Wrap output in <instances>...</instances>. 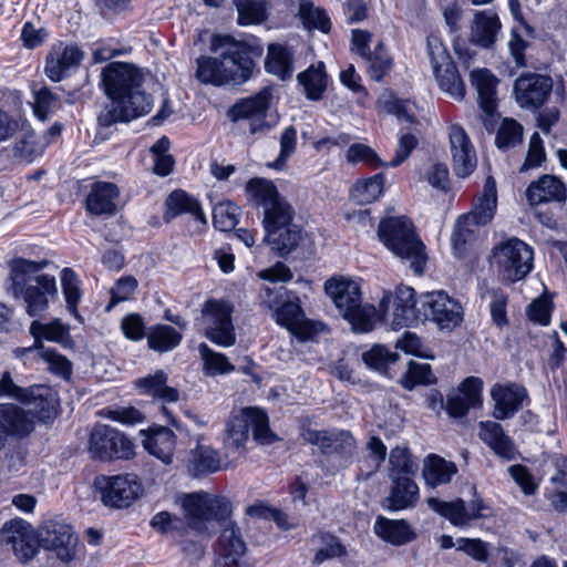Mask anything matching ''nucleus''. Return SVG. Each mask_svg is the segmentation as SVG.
Listing matches in <instances>:
<instances>
[{"label":"nucleus","instance_id":"obj_1","mask_svg":"<svg viewBox=\"0 0 567 567\" xmlns=\"http://www.w3.org/2000/svg\"><path fill=\"white\" fill-rule=\"evenodd\" d=\"M143 75L133 64L113 62L102 71V85L110 102L100 111L97 122L109 127L146 115L153 105L142 89Z\"/></svg>","mask_w":567,"mask_h":567},{"label":"nucleus","instance_id":"obj_2","mask_svg":"<svg viewBox=\"0 0 567 567\" xmlns=\"http://www.w3.org/2000/svg\"><path fill=\"white\" fill-rule=\"evenodd\" d=\"M183 507L189 525L197 530L213 519L221 520V532L217 544L218 561L225 567H252L247 558V547L239 528L231 520L225 519L229 512V503L225 497L208 493L185 495Z\"/></svg>","mask_w":567,"mask_h":567},{"label":"nucleus","instance_id":"obj_3","mask_svg":"<svg viewBox=\"0 0 567 567\" xmlns=\"http://www.w3.org/2000/svg\"><path fill=\"white\" fill-rule=\"evenodd\" d=\"M246 190L256 205L264 208L265 240L280 256L290 254L301 239V230L291 223V206L279 195L271 181L252 178L247 183Z\"/></svg>","mask_w":567,"mask_h":567},{"label":"nucleus","instance_id":"obj_4","mask_svg":"<svg viewBox=\"0 0 567 567\" xmlns=\"http://www.w3.org/2000/svg\"><path fill=\"white\" fill-rule=\"evenodd\" d=\"M48 264L47 260L32 261L23 258H17L11 264L8 289L14 298H23L30 317L42 316L50 299L58 295L55 277L39 274Z\"/></svg>","mask_w":567,"mask_h":567},{"label":"nucleus","instance_id":"obj_5","mask_svg":"<svg viewBox=\"0 0 567 567\" xmlns=\"http://www.w3.org/2000/svg\"><path fill=\"white\" fill-rule=\"evenodd\" d=\"M378 236L390 251L410 264L415 275L423 274L427 261L425 246L409 218L396 216L382 219Z\"/></svg>","mask_w":567,"mask_h":567},{"label":"nucleus","instance_id":"obj_6","mask_svg":"<svg viewBox=\"0 0 567 567\" xmlns=\"http://www.w3.org/2000/svg\"><path fill=\"white\" fill-rule=\"evenodd\" d=\"M324 290L354 331L369 332L373 329L379 313L372 305L362 303V292L357 281L333 277L326 281Z\"/></svg>","mask_w":567,"mask_h":567},{"label":"nucleus","instance_id":"obj_7","mask_svg":"<svg viewBox=\"0 0 567 567\" xmlns=\"http://www.w3.org/2000/svg\"><path fill=\"white\" fill-rule=\"evenodd\" d=\"M271 91L262 89L257 94L241 99L227 112V116L238 130L251 135H266L278 123L277 115L269 113Z\"/></svg>","mask_w":567,"mask_h":567},{"label":"nucleus","instance_id":"obj_8","mask_svg":"<svg viewBox=\"0 0 567 567\" xmlns=\"http://www.w3.org/2000/svg\"><path fill=\"white\" fill-rule=\"evenodd\" d=\"M534 251L518 238H511L493 248L491 266L506 282L525 278L533 268Z\"/></svg>","mask_w":567,"mask_h":567},{"label":"nucleus","instance_id":"obj_9","mask_svg":"<svg viewBox=\"0 0 567 567\" xmlns=\"http://www.w3.org/2000/svg\"><path fill=\"white\" fill-rule=\"evenodd\" d=\"M419 305L424 319L434 322L441 331H452L464 320L461 302L443 290L422 295Z\"/></svg>","mask_w":567,"mask_h":567},{"label":"nucleus","instance_id":"obj_10","mask_svg":"<svg viewBox=\"0 0 567 567\" xmlns=\"http://www.w3.org/2000/svg\"><path fill=\"white\" fill-rule=\"evenodd\" d=\"M427 53L440 87L452 97L462 100L465 95L464 83L446 47L439 37H427Z\"/></svg>","mask_w":567,"mask_h":567},{"label":"nucleus","instance_id":"obj_11","mask_svg":"<svg viewBox=\"0 0 567 567\" xmlns=\"http://www.w3.org/2000/svg\"><path fill=\"white\" fill-rule=\"evenodd\" d=\"M202 312L205 337L218 347L234 346L236 336L230 303L226 300L209 299L203 306Z\"/></svg>","mask_w":567,"mask_h":567},{"label":"nucleus","instance_id":"obj_12","mask_svg":"<svg viewBox=\"0 0 567 567\" xmlns=\"http://www.w3.org/2000/svg\"><path fill=\"white\" fill-rule=\"evenodd\" d=\"M89 452L95 460H127L134 454V444L118 430L99 424L90 434Z\"/></svg>","mask_w":567,"mask_h":567},{"label":"nucleus","instance_id":"obj_13","mask_svg":"<svg viewBox=\"0 0 567 567\" xmlns=\"http://www.w3.org/2000/svg\"><path fill=\"white\" fill-rule=\"evenodd\" d=\"M305 442L319 447L324 455H336L344 463L350 462L357 451L355 439L344 430H315L305 427L301 431Z\"/></svg>","mask_w":567,"mask_h":567},{"label":"nucleus","instance_id":"obj_14","mask_svg":"<svg viewBox=\"0 0 567 567\" xmlns=\"http://www.w3.org/2000/svg\"><path fill=\"white\" fill-rule=\"evenodd\" d=\"M95 484L104 505L115 508L130 506L142 491L137 477L128 474L97 477Z\"/></svg>","mask_w":567,"mask_h":567},{"label":"nucleus","instance_id":"obj_15","mask_svg":"<svg viewBox=\"0 0 567 567\" xmlns=\"http://www.w3.org/2000/svg\"><path fill=\"white\" fill-rule=\"evenodd\" d=\"M1 542L10 545L21 561H28L38 553L39 540L29 523L22 518L7 522L1 529Z\"/></svg>","mask_w":567,"mask_h":567},{"label":"nucleus","instance_id":"obj_16","mask_svg":"<svg viewBox=\"0 0 567 567\" xmlns=\"http://www.w3.org/2000/svg\"><path fill=\"white\" fill-rule=\"evenodd\" d=\"M551 90V78L536 73L523 74L514 84L515 99L523 107H540L549 97Z\"/></svg>","mask_w":567,"mask_h":567},{"label":"nucleus","instance_id":"obj_17","mask_svg":"<svg viewBox=\"0 0 567 567\" xmlns=\"http://www.w3.org/2000/svg\"><path fill=\"white\" fill-rule=\"evenodd\" d=\"M43 546L56 553L62 561H70L75 556L78 538L72 527L56 519L48 520L41 528Z\"/></svg>","mask_w":567,"mask_h":567},{"label":"nucleus","instance_id":"obj_18","mask_svg":"<svg viewBox=\"0 0 567 567\" xmlns=\"http://www.w3.org/2000/svg\"><path fill=\"white\" fill-rule=\"evenodd\" d=\"M427 505L431 509L439 513L441 516L450 520V523L457 527L468 525L472 520L484 517L487 507L482 499H473L466 506L463 499L452 502H444L435 497L427 499Z\"/></svg>","mask_w":567,"mask_h":567},{"label":"nucleus","instance_id":"obj_19","mask_svg":"<svg viewBox=\"0 0 567 567\" xmlns=\"http://www.w3.org/2000/svg\"><path fill=\"white\" fill-rule=\"evenodd\" d=\"M449 140L454 172L458 177L465 178L476 168L474 146L465 130L458 124L449 127Z\"/></svg>","mask_w":567,"mask_h":567},{"label":"nucleus","instance_id":"obj_20","mask_svg":"<svg viewBox=\"0 0 567 567\" xmlns=\"http://www.w3.org/2000/svg\"><path fill=\"white\" fill-rule=\"evenodd\" d=\"M83 56V52L76 45L59 42L47 56L45 74L50 80L59 82L80 66Z\"/></svg>","mask_w":567,"mask_h":567},{"label":"nucleus","instance_id":"obj_21","mask_svg":"<svg viewBox=\"0 0 567 567\" xmlns=\"http://www.w3.org/2000/svg\"><path fill=\"white\" fill-rule=\"evenodd\" d=\"M247 408L233 414L226 424L224 437V454L230 462H237L246 455V442L249 436V421Z\"/></svg>","mask_w":567,"mask_h":567},{"label":"nucleus","instance_id":"obj_22","mask_svg":"<svg viewBox=\"0 0 567 567\" xmlns=\"http://www.w3.org/2000/svg\"><path fill=\"white\" fill-rule=\"evenodd\" d=\"M393 303V322L394 328H402L415 322L419 319L420 307L416 308L419 301L415 300V291L408 286L398 287L394 295L386 293L383 296L380 308L385 312L389 303Z\"/></svg>","mask_w":567,"mask_h":567},{"label":"nucleus","instance_id":"obj_23","mask_svg":"<svg viewBox=\"0 0 567 567\" xmlns=\"http://www.w3.org/2000/svg\"><path fill=\"white\" fill-rule=\"evenodd\" d=\"M264 302L274 312L278 324L297 332L302 321L301 307L297 300L290 299L284 288L278 290L266 289Z\"/></svg>","mask_w":567,"mask_h":567},{"label":"nucleus","instance_id":"obj_24","mask_svg":"<svg viewBox=\"0 0 567 567\" xmlns=\"http://www.w3.org/2000/svg\"><path fill=\"white\" fill-rule=\"evenodd\" d=\"M224 44L227 45L224 58L238 66L243 78H248L255 66L254 59L260 58L264 53L259 39L254 35H246L243 40L226 37Z\"/></svg>","mask_w":567,"mask_h":567},{"label":"nucleus","instance_id":"obj_25","mask_svg":"<svg viewBox=\"0 0 567 567\" xmlns=\"http://www.w3.org/2000/svg\"><path fill=\"white\" fill-rule=\"evenodd\" d=\"M22 404L30 406V415L42 422H48L56 414L59 405L58 393L49 385L33 384L25 386Z\"/></svg>","mask_w":567,"mask_h":567},{"label":"nucleus","instance_id":"obj_26","mask_svg":"<svg viewBox=\"0 0 567 567\" xmlns=\"http://www.w3.org/2000/svg\"><path fill=\"white\" fill-rule=\"evenodd\" d=\"M483 382L480 378L468 377L460 385L458 392L450 395L446 411L455 417L464 416L471 408L482 404Z\"/></svg>","mask_w":567,"mask_h":567},{"label":"nucleus","instance_id":"obj_27","mask_svg":"<svg viewBox=\"0 0 567 567\" xmlns=\"http://www.w3.org/2000/svg\"><path fill=\"white\" fill-rule=\"evenodd\" d=\"M34 421L30 413L14 403H0V435L24 436L33 430Z\"/></svg>","mask_w":567,"mask_h":567},{"label":"nucleus","instance_id":"obj_28","mask_svg":"<svg viewBox=\"0 0 567 567\" xmlns=\"http://www.w3.org/2000/svg\"><path fill=\"white\" fill-rule=\"evenodd\" d=\"M494 401L493 415L498 420L512 417L527 398L525 388L517 384H495L491 390Z\"/></svg>","mask_w":567,"mask_h":567},{"label":"nucleus","instance_id":"obj_29","mask_svg":"<svg viewBox=\"0 0 567 567\" xmlns=\"http://www.w3.org/2000/svg\"><path fill=\"white\" fill-rule=\"evenodd\" d=\"M526 197L530 205H538L547 202H564L566 199V187L555 176L544 175L537 182L532 183L526 189Z\"/></svg>","mask_w":567,"mask_h":567},{"label":"nucleus","instance_id":"obj_30","mask_svg":"<svg viewBox=\"0 0 567 567\" xmlns=\"http://www.w3.org/2000/svg\"><path fill=\"white\" fill-rule=\"evenodd\" d=\"M499 30L501 21L496 13L489 10L476 11L471 24L470 39L477 45L489 48Z\"/></svg>","mask_w":567,"mask_h":567},{"label":"nucleus","instance_id":"obj_31","mask_svg":"<svg viewBox=\"0 0 567 567\" xmlns=\"http://www.w3.org/2000/svg\"><path fill=\"white\" fill-rule=\"evenodd\" d=\"M118 194L120 190L113 183H94L86 197V209L94 215L114 214L116 209L115 199Z\"/></svg>","mask_w":567,"mask_h":567},{"label":"nucleus","instance_id":"obj_32","mask_svg":"<svg viewBox=\"0 0 567 567\" xmlns=\"http://www.w3.org/2000/svg\"><path fill=\"white\" fill-rule=\"evenodd\" d=\"M176 445V435L167 427H156L147 432L143 440L144 449L164 464H169Z\"/></svg>","mask_w":567,"mask_h":567},{"label":"nucleus","instance_id":"obj_33","mask_svg":"<svg viewBox=\"0 0 567 567\" xmlns=\"http://www.w3.org/2000/svg\"><path fill=\"white\" fill-rule=\"evenodd\" d=\"M391 489L385 498L386 507L391 511L413 508L419 498L420 491L413 478L390 480Z\"/></svg>","mask_w":567,"mask_h":567},{"label":"nucleus","instance_id":"obj_34","mask_svg":"<svg viewBox=\"0 0 567 567\" xmlns=\"http://www.w3.org/2000/svg\"><path fill=\"white\" fill-rule=\"evenodd\" d=\"M373 529L380 538L395 546L404 545L415 538L414 530L403 519H390L379 516Z\"/></svg>","mask_w":567,"mask_h":567},{"label":"nucleus","instance_id":"obj_35","mask_svg":"<svg viewBox=\"0 0 567 567\" xmlns=\"http://www.w3.org/2000/svg\"><path fill=\"white\" fill-rule=\"evenodd\" d=\"M233 463L226 457L224 461L218 451L212 446L197 444L192 452L190 471L194 475L215 473Z\"/></svg>","mask_w":567,"mask_h":567},{"label":"nucleus","instance_id":"obj_36","mask_svg":"<svg viewBox=\"0 0 567 567\" xmlns=\"http://www.w3.org/2000/svg\"><path fill=\"white\" fill-rule=\"evenodd\" d=\"M481 440L486 443L497 455L511 460L515 455V447L511 439L504 433L499 423L485 421L480 423Z\"/></svg>","mask_w":567,"mask_h":567},{"label":"nucleus","instance_id":"obj_37","mask_svg":"<svg viewBox=\"0 0 567 567\" xmlns=\"http://www.w3.org/2000/svg\"><path fill=\"white\" fill-rule=\"evenodd\" d=\"M472 84L476 87L478 102L486 114H493L496 109V86L498 80L486 69L471 72Z\"/></svg>","mask_w":567,"mask_h":567},{"label":"nucleus","instance_id":"obj_38","mask_svg":"<svg viewBox=\"0 0 567 567\" xmlns=\"http://www.w3.org/2000/svg\"><path fill=\"white\" fill-rule=\"evenodd\" d=\"M456 472L457 467L453 462L446 461L439 455L430 454L424 460L422 475L426 485L434 488L447 484Z\"/></svg>","mask_w":567,"mask_h":567},{"label":"nucleus","instance_id":"obj_39","mask_svg":"<svg viewBox=\"0 0 567 567\" xmlns=\"http://www.w3.org/2000/svg\"><path fill=\"white\" fill-rule=\"evenodd\" d=\"M496 207V182L492 176H488L485 181L482 195L475 202L473 209L466 215L476 220V223L486 225L493 219Z\"/></svg>","mask_w":567,"mask_h":567},{"label":"nucleus","instance_id":"obj_40","mask_svg":"<svg viewBox=\"0 0 567 567\" xmlns=\"http://www.w3.org/2000/svg\"><path fill=\"white\" fill-rule=\"evenodd\" d=\"M266 70L281 80L291 79L293 73V53L282 44L272 43L268 47Z\"/></svg>","mask_w":567,"mask_h":567},{"label":"nucleus","instance_id":"obj_41","mask_svg":"<svg viewBox=\"0 0 567 567\" xmlns=\"http://www.w3.org/2000/svg\"><path fill=\"white\" fill-rule=\"evenodd\" d=\"M297 80L303 87L308 100H320L328 86V75L323 62L311 64L307 70L298 74Z\"/></svg>","mask_w":567,"mask_h":567},{"label":"nucleus","instance_id":"obj_42","mask_svg":"<svg viewBox=\"0 0 567 567\" xmlns=\"http://www.w3.org/2000/svg\"><path fill=\"white\" fill-rule=\"evenodd\" d=\"M29 332L33 339H37V347H40V349L47 348L43 340L58 343H65L70 340V328L60 319H54L48 323L34 320L30 324Z\"/></svg>","mask_w":567,"mask_h":567},{"label":"nucleus","instance_id":"obj_43","mask_svg":"<svg viewBox=\"0 0 567 567\" xmlns=\"http://www.w3.org/2000/svg\"><path fill=\"white\" fill-rule=\"evenodd\" d=\"M167 374L159 370L154 374L138 379L136 386L143 394L152 395L164 402H176L178 400V391L175 388L168 386Z\"/></svg>","mask_w":567,"mask_h":567},{"label":"nucleus","instance_id":"obj_44","mask_svg":"<svg viewBox=\"0 0 567 567\" xmlns=\"http://www.w3.org/2000/svg\"><path fill=\"white\" fill-rule=\"evenodd\" d=\"M311 543L317 546L313 563L320 565L326 560L346 556V546L340 538L328 532H319L311 538Z\"/></svg>","mask_w":567,"mask_h":567},{"label":"nucleus","instance_id":"obj_45","mask_svg":"<svg viewBox=\"0 0 567 567\" xmlns=\"http://www.w3.org/2000/svg\"><path fill=\"white\" fill-rule=\"evenodd\" d=\"M417 464L406 447L396 446L391 450L389 457V478H413Z\"/></svg>","mask_w":567,"mask_h":567},{"label":"nucleus","instance_id":"obj_46","mask_svg":"<svg viewBox=\"0 0 567 567\" xmlns=\"http://www.w3.org/2000/svg\"><path fill=\"white\" fill-rule=\"evenodd\" d=\"M167 214L175 217L179 214L189 213L203 224H206V216L198 202L184 190L173 192L167 200Z\"/></svg>","mask_w":567,"mask_h":567},{"label":"nucleus","instance_id":"obj_47","mask_svg":"<svg viewBox=\"0 0 567 567\" xmlns=\"http://www.w3.org/2000/svg\"><path fill=\"white\" fill-rule=\"evenodd\" d=\"M480 226L484 225L476 223V220L467 215H463L457 219L452 235V245L456 256L461 257L465 251L466 245L474 241Z\"/></svg>","mask_w":567,"mask_h":567},{"label":"nucleus","instance_id":"obj_48","mask_svg":"<svg viewBox=\"0 0 567 567\" xmlns=\"http://www.w3.org/2000/svg\"><path fill=\"white\" fill-rule=\"evenodd\" d=\"M181 341L182 334L174 327L167 324L154 327L147 336L150 348L158 352L171 351L179 346Z\"/></svg>","mask_w":567,"mask_h":567},{"label":"nucleus","instance_id":"obj_49","mask_svg":"<svg viewBox=\"0 0 567 567\" xmlns=\"http://www.w3.org/2000/svg\"><path fill=\"white\" fill-rule=\"evenodd\" d=\"M384 176L377 174L373 177L359 181L351 189V198L359 205L373 203L383 190Z\"/></svg>","mask_w":567,"mask_h":567},{"label":"nucleus","instance_id":"obj_50","mask_svg":"<svg viewBox=\"0 0 567 567\" xmlns=\"http://www.w3.org/2000/svg\"><path fill=\"white\" fill-rule=\"evenodd\" d=\"M198 351L204 362V372L207 375L229 374L235 371V367L225 354L214 351L206 343H200Z\"/></svg>","mask_w":567,"mask_h":567},{"label":"nucleus","instance_id":"obj_51","mask_svg":"<svg viewBox=\"0 0 567 567\" xmlns=\"http://www.w3.org/2000/svg\"><path fill=\"white\" fill-rule=\"evenodd\" d=\"M43 152V144L31 130L24 131L12 147L13 156L20 161L31 163Z\"/></svg>","mask_w":567,"mask_h":567},{"label":"nucleus","instance_id":"obj_52","mask_svg":"<svg viewBox=\"0 0 567 567\" xmlns=\"http://www.w3.org/2000/svg\"><path fill=\"white\" fill-rule=\"evenodd\" d=\"M61 286L66 301V308L75 318H80L78 303L82 298L80 280L71 268H64L61 272Z\"/></svg>","mask_w":567,"mask_h":567},{"label":"nucleus","instance_id":"obj_53","mask_svg":"<svg viewBox=\"0 0 567 567\" xmlns=\"http://www.w3.org/2000/svg\"><path fill=\"white\" fill-rule=\"evenodd\" d=\"M305 28L317 29L321 32H328L331 27V22L324 11L308 0H301L298 12Z\"/></svg>","mask_w":567,"mask_h":567},{"label":"nucleus","instance_id":"obj_54","mask_svg":"<svg viewBox=\"0 0 567 567\" xmlns=\"http://www.w3.org/2000/svg\"><path fill=\"white\" fill-rule=\"evenodd\" d=\"M377 107L386 114L395 115L400 121L412 122V104L396 99L391 92H383L377 102Z\"/></svg>","mask_w":567,"mask_h":567},{"label":"nucleus","instance_id":"obj_55","mask_svg":"<svg viewBox=\"0 0 567 567\" xmlns=\"http://www.w3.org/2000/svg\"><path fill=\"white\" fill-rule=\"evenodd\" d=\"M240 208L231 202H221L213 208V224L220 231H229L236 227Z\"/></svg>","mask_w":567,"mask_h":567},{"label":"nucleus","instance_id":"obj_56","mask_svg":"<svg viewBox=\"0 0 567 567\" xmlns=\"http://www.w3.org/2000/svg\"><path fill=\"white\" fill-rule=\"evenodd\" d=\"M364 59L369 62V75L375 82L382 81L393 66V60L381 42Z\"/></svg>","mask_w":567,"mask_h":567},{"label":"nucleus","instance_id":"obj_57","mask_svg":"<svg viewBox=\"0 0 567 567\" xmlns=\"http://www.w3.org/2000/svg\"><path fill=\"white\" fill-rule=\"evenodd\" d=\"M249 427L252 429L254 440L262 445H269L277 440L276 434L270 430L267 414L257 408H247Z\"/></svg>","mask_w":567,"mask_h":567},{"label":"nucleus","instance_id":"obj_58","mask_svg":"<svg viewBox=\"0 0 567 567\" xmlns=\"http://www.w3.org/2000/svg\"><path fill=\"white\" fill-rule=\"evenodd\" d=\"M440 10L450 33H457L464 23L467 9L458 0H441Z\"/></svg>","mask_w":567,"mask_h":567},{"label":"nucleus","instance_id":"obj_59","mask_svg":"<svg viewBox=\"0 0 567 567\" xmlns=\"http://www.w3.org/2000/svg\"><path fill=\"white\" fill-rule=\"evenodd\" d=\"M398 358L396 353L391 352L381 344H375L370 350L362 353V360L365 365L379 372L384 371L391 363H394Z\"/></svg>","mask_w":567,"mask_h":567},{"label":"nucleus","instance_id":"obj_60","mask_svg":"<svg viewBox=\"0 0 567 567\" xmlns=\"http://www.w3.org/2000/svg\"><path fill=\"white\" fill-rule=\"evenodd\" d=\"M197 79L207 84L218 85L223 82L221 62L215 58L202 56L197 60Z\"/></svg>","mask_w":567,"mask_h":567},{"label":"nucleus","instance_id":"obj_61","mask_svg":"<svg viewBox=\"0 0 567 567\" xmlns=\"http://www.w3.org/2000/svg\"><path fill=\"white\" fill-rule=\"evenodd\" d=\"M39 359L48 364V370L59 377L69 378L72 372L71 362L53 348L40 349Z\"/></svg>","mask_w":567,"mask_h":567},{"label":"nucleus","instance_id":"obj_62","mask_svg":"<svg viewBox=\"0 0 567 567\" xmlns=\"http://www.w3.org/2000/svg\"><path fill=\"white\" fill-rule=\"evenodd\" d=\"M238 24H259L266 18L265 6L254 0H243L237 3Z\"/></svg>","mask_w":567,"mask_h":567},{"label":"nucleus","instance_id":"obj_63","mask_svg":"<svg viewBox=\"0 0 567 567\" xmlns=\"http://www.w3.org/2000/svg\"><path fill=\"white\" fill-rule=\"evenodd\" d=\"M523 126L514 120L505 118L496 135V145L505 150L522 142Z\"/></svg>","mask_w":567,"mask_h":567},{"label":"nucleus","instance_id":"obj_64","mask_svg":"<svg viewBox=\"0 0 567 567\" xmlns=\"http://www.w3.org/2000/svg\"><path fill=\"white\" fill-rule=\"evenodd\" d=\"M280 151L277 158L270 165L275 169H282L288 161V158L296 152L297 146V130L293 126H288L281 133L280 140Z\"/></svg>","mask_w":567,"mask_h":567}]
</instances>
